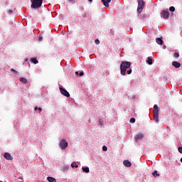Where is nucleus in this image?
Here are the masks:
<instances>
[{
    "label": "nucleus",
    "mask_w": 182,
    "mask_h": 182,
    "mask_svg": "<svg viewBox=\"0 0 182 182\" xmlns=\"http://www.w3.org/2000/svg\"><path fill=\"white\" fill-rule=\"evenodd\" d=\"M75 75H77V76L79 75V72H75Z\"/></svg>",
    "instance_id": "37"
},
{
    "label": "nucleus",
    "mask_w": 182,
    "mask_h": 182,
    "mask_svg": "<svg viewBox=\"0 0 182 182\" xmlns=\"http://www.w3.org/2000/svg\"><path fill=\"white\" fill-rule=\"evenodd\" d=\"M38 107H34V110H38Z\"/></svg>",
    "instance_id": "36"
},
{
    "label": "nucleus",
    "mask_w": 182,
    "mask_h": 182,
    "mask_svg": "<svg viewBox=\"0 0 182 182\" xmlns=\"http://www.w3.org/2000/svg\"><path fill=\"white\" fill-rule=\"evenodd\" d=\"M20 82H21V83L23 85H26V83H28V80L26 78L21 77Z\"/></svg>",
    "instance_id": "14"
},
{
    "label": "nucleus",
    "mask_w": 182,
    "mask_h": 182,
    "mask_svg": "<svg viewBox=\"0 0 182 182\" xmlns=\"http://www.w3.org/2000/svg\"><path fill=\"white\" fill-rule=\"evenodd\" d=\"M95 45H99V43H100V41H99V39H96L95 41Z\"/></svg>",
    "instance_id": "26"
},
{
    "label": "nucleus",
    "mask_w": 182,
    "mask_h": 182,
    "mask_svg": "<svg viewBox=\"0 0 182 182\" xmlns=\"http://www.w3.org/2000/svg\"><path fill=\"white\" fill-rule=\"evenodd\" d=\"M48 182H56V180L53 177L48 176L47 178Z\"/></svg>",
    "instance_id": "15"
},
{
    "label": "nucleus",
    "mask_w": 182,
    "mask_h": 182,
    "mask_svg": "<svg viewBox=\"0 0 182 182\" xmlns=\"http://www.w3.org/2000/svg\"><path fill=\"white\" fill-rule=\"evenodd\" d=\"M25 62H28V59L25 60Z\"/></svg>",
    "instance_id": "40"
},
{
    "label": "nucleus",
    "mask_w": 182,
    "mask_h": 182,
    "mask_svg": "<svg viewBox=\"0 0 182 182\" xmlns=\"http://www.w3.org/2000/svg\"><path fill=\"white\" fill-rule=\"evenodd\" d=\"M143 137H144V135H143L142 133L138 134L135 138V141H138L139 140H141V139H143Z\"/></svg>",
    "instance_id": "10"
},
{
    "label": "nucleus",
    "mask_w": 182,
    "mask_h": 182,
    "mask_svg": "<svg viewBox=\"0 0 182 182\" xmlns=\"http://www.w3.org/2000/svg\"><path fill=\"white\" fill-rule=\"evenodd\" d=\"M4 158L6 160H14V157L8 152L4 154Z\"/></svg>",
    "instance_id": "8"
},
{
    "label": "nucleus",
    "mask_w": 182,
    "mask_h": 182,
    "mask_svg": "<svg viewBox=\"0 0 182 182\" xmlns=\"http://www.w3.org/2000/svg\"><path fill=\"white\" fill-rule=\"evenodd\" d=\"M127 73L128 75H132V69L127 70Z\"/></svg>",
    "instance_id": "30"
},
{
    "label": "nucleus",
    "mask_w": 182,
    "mask_h": 182,
    "mask_svg": "<svg viewBox=\"0 0 182 182\" xmlns=\"http://www.w3.org/2000/svg\"><path fill=\"white\" fill-rule=\"evenodd\" d=\"M68 2H73V4H75L76 0H68Z\"/></svg>",
    "instance_id": "31"
},
{
    "label": "nucleus",
    "mask_w": 182,
    "mask_h": 182,
    "mask_svg": "<svg viewBox=\"0 0 182 182\" xmlns=\"http://www.w3.org/2000/svg\"><path fill=\"white\" fill-rule=\"evenodd\" d=\"M79 75H80V76H83V75H85V73H84L83 72H80V73H79Z\"/></svg>",
    "instance_id": "33"
},
{
    "label": "nucleus",
    "mask_w": 182,
    "mask_h": 182,
    "mask_svg": "<svg viewBox=\"0 0 182 182\" xmlns=\"http://www.w3.org/2000/svg\"><path fill=\"white\" fill-rule=\"evenodd\" d=\"M146 18H147V14H144L141 15L140 18L141 19H146Z\"/></svg>",
    "instance_id": "21"
},
{
    "label": "nucleus",
    "mask_w": 182,
    "mask_h": 182,
    "mask_svg": "<svg viewBox=\"0 0 182 182\" xmlns=\"http://www.w3.org/2000/svg\"><path fill=\"white\" fill-rule=\"evenodd\" d=\"M31 8L33 9H38L42 6V4H43V0H31Z\"/></svg>",
    "instance_id": "2"
},
{
    "label": "nucleus",
    "mask_w": 182,
    "mask_h": 182,
    "mask_svg": "<svg viewBox=\"0 0 182 182\" xmlns=\"http://www.w3.org/2000/svg\"><path fill=\"white\" fill-rule=\"evenodd\" d=\"M172 65L174 66L176 69H178L181 66V64L177 61H173Z\"/></svg>",
    "instance_id": "11"
},
{
    "label": "nucleus",
    "mask_w": 182,
    "mask_h": 182,
    "mask_svg": "<svg viewBox=\"0 0 182 182\" xmlns=\"http://www.w3.org/2000/svg\"><path fill=\"white\" fill-rule=\"evenodd\" d=\"M38 110H39V112H42V107H38Z\"/></svg>",
    "instance_id": "34"
},
{
    "label": "nucleus",
    "mask_w": 182,
    "mask_h": 182,
    "mask_svg": "<svg viewBox=\"0 0 182 182\" xmlns=\"http://www.w3.org/2000/svg\"><path fill=\"white\" fill-rule=\"evenodd\" d=\"M132 66V63L129 61H122L120 65L121 75L124 76L126 75V70Z\"/></svg>",
    "instance_id": "1"
},
{
    "label": "nucleus",
    "mask_w": 182,
    "mask_h": 182,
    "mask_svg": "<svg viewBox=\"0 0 182 182\" xmlns=\"http://www.w3.org/2000/svg\"><path fill=\"white\" fill-rule=\"evenodd\" d=\"M123 164L125 166V167H132V162H130L129 160L124 161Z\"/></svg>",
    "instance_id": "12"
},
{
    "label": "nucleus",
    "mask_w": 182,
    "mask_h": 182,
    "mask_svg": "<svg viewBox=\"0 0 182 182\" xmlns=\"http://www.w3.org/2000/svg\"><path fill=\"white\" fill-rule=\"evenodd\" d=\"M178 150L179 153H181V154H182V146L178 147Z\"/></svg>",
    "instance_id": "28"
},
{
    "label": "nucleus",
    "mask_w": 182,
    "mask_h": 182,
    "mask_svg": "<svg viewBox=\"0 0 182 182\" xmlns=\"http://www.w3.org/2000/svg\"><path fill=\"white\" fill-rule=\"evenodd\" d=\"M169 11H170L171 12H174V11H176V8H174V6H171V7L169 8Z\"/></svg>",
    "instance_id": "24"
},
{
    "label": "nucleus",
    "mask_w": 182,
    "mask_h": 182,
    "mask_svg": "<svg viewBox=\"0 0 182 182\" xmlns=\"http://www.w3.org/2000/svg\"><path fill=\"white\" fill-rule=\"evenodd\" d=\"M68 143L65 139H63L60 144L59 147L61 149V150H65L66 147H68Z\"/></svg>",
    "instance_id": "6"
},
{
    "label": "nucleus",
    "mask_w": 182,
    "mask_h": 182,
    "mask_svg": "<svg viewBox=\"0 0 182 182\" xmlns=\"http://www.w3.org/2000/svg\"><path fill=\"white\" fill-rule=\"evenodd\" d=\"M156 42L158 45H161L163 43V39L161 38H156Z\"/></svg>",
    "instance_id": "13"
},
{
    "label": "nucleus",
    "mask_w": 182,
    "mask_h": 182,
    "mask_svg": "<svg viewBox=\"0 0 182 182\" xmlns=\"http://www.w3.org/2000/svg\"><path fill=\"white\" fill-rule=\"evenodd\" d=\"M145 3L142 0H138V8L137 12L138 14H141L143 12V9H144Z\"/></svg>",
    "instance_id": "4"
},
{
    "label": "nucleus",
    "mask_w": 182,
    "mask_h": 182,
    "mask_svg": "<svg viewBox=\"0 0 182 182\" xmlns=\"http://www.w3.org/2000/svg\"><path fill=\"white\" fill-rule=\"evenodd\" d=\"M102 2L105 6L109 8V4L112 2V0H102Z\"/></svg>",
    "instance_id": "9"
},
{
    "label": "nucleus",
    "mask_w": 182,
    "mask_h": 182,
    "mask_svg": "<svg viewBox=\"0 0 182 182\" xmlns=\"http://www.w3.org/2000/svg\"><path fill=\"white\" fill-rule=\"evenodd\" d=\"M135 122H136V119H134V118L130 119V123H135Z\"/></svg>",
    "instance_id": "25"
},
{
    "label": "nucleus",
    "mask_w": 182,
    "mask_h": 182,
    "mask_svg": "<svg viewBox=\"0 0 182 182\" xmlns=\"http://www.w3.org/2000/svg\"><path fill=\"white\" fill-rule=\"evenodd\" d=\"M152 174L154 177H156V176H158V177L160 176V174L157 173V171H154Z\"/></svg>",
    "instance_id": "23"
},
{
    "label": "nucleus",
    "mask_w": 182,
    "mask_h": 182,
    "mask_svg": "<svg viewBox=\"0 0 182 182\" xmlns=\"http://www.w3.org/2000/svg\"><path fill=\"white\" fill-rule=\"evenodd\" d=\"M42 39H43L42 37H39V38H38V41H42Z\"/></svg>",
    "instance_id": "35"
},
{
    "label": "nucleus",
    "mask_w": 182,
    "mask_h": 182,
    "mask_svg": "<svg viewBox=\"0 0 182 182\" xmlns=\"http://www.w3.org/2000/svg\"><path fill=\"white\" fill-rule=\"evenodd\" d=\"M12 13H13L12 10H9V11H7V14H8L9 15H11Z\"/></svg>",
    "instance_id": "32"
},
{
    "label": "nucleus",
    "mask_w": 182,
    "mask_h": 182,
    "mask_svg": "<svg viewBox=\"0 0 182 182\" xmlns=\"http://www.w3.org/2000/svg\"><path fill=\"white\" fill-rule=\"evenodd\" d=\"M71 167H73V168H75H75H77V167H79V166H77V165L76 164V162H73V163L71 164Z\"/></svg>",
    "instance_id": "20"
},
{
    "label": "nucleus",
    "mask_w": 182,
    "mask_h": 182,
    "mask_svg": "<svg viewBox=\"0 0 182 182\" xmlns=\"http://www.w3.org/2000/svg\"><path fill=\"white\" fill-rule=\"evenodd\" d=\"M154 120L156 123H159V107L157 105L154 106Z\"/></svg>",
    "instance_id": "3"
},
{
    "label": "nucleus",
    "mask_w": 182,
    "mask_h": 182,
    "mask_svg": "<svg viewBox=\"0 0 182 182\" xmlns=\"http://www.w3.org/2000/svg\"><path fill=\"white\" fill-rule=\"evenodd\" d=\"M11 72H13V73H15L16 75V73H18V71L15 70L14 69H11Z\"/></svg>",
    "instance_id": "29"
},
{
    "label": "nucleus",
    "mask_w": 182,
    "mask_h": 182,
    "mask_svg": "<svg viewBox=\"0 0 182 182\" xmlns=\"http://www.w3.org/2000/svg\"><path fill=\"white\" fill-rule=\"evenodd\" d=\"M161 18H164V19H168L170 16V13L168 10H163L161 13Z\"/></svg>",
    "instance_id": "7"
},
{
    "label": "nucleus",
    "mask_w": 182,
    "mask_h": 182,
    "mask_svg": "<svg viewBox=\"0 0 182 182\" xmlns=\"http://www.w3.org/2000/svg\"><path fill=\"white\" fill-rule=\"evenodd\" d=\"M61 170H62V171H68V170H69V167L68 166H63Z\"/></svg>",
    "instance_id": "19"
},
{
    "label": "nucleus",
    "mask_w": 182,
    "mask_h": 182,
    "mask_svg": "<svg viewBox=\"0 0 182 182\" xmlns=\"http://www.w3.org/2000/svg\"><path fill=\"white\" fill-rule=\"evenodd\" d=\"M89 2H93V0H88Z\"/></svg>",
    "instance_id": "38"
},
{
    "label": "nucleus",
    "mask_w": 182,
    "mask_h": 182,
    "mask_svg": "<svg viewBox=\"0 0 182 182\" xmlns=\"http://www.w3.org/2000/svg\"><path fill=\"white\" fill-rule=\"evenodd\" d=\"M102 150H103V151H107V146H104L102 147Z\"/></svg>",
    "instance_id": "27"
},
{
    "label": "nucleus",
    "mask_w": 182,
    "mask_h": 182,
    "mask_svg": "<svg viewBox=\"0 0 182 182\" xmlns=\"http://www.w3.org/2000/svg\"><path fill=\"white\" fill-rule=\"evenodd\" d=\"M82 171L84 173H89V171H90L89 167H82Z\"/></svg>",
    "instance_id": "18"
},
{
    "label": "nucleus",
    "mask_w": 182,
    "mask_h": 182,
    "mask_svg": "<svg viewBox=\"0 0 182 182\" xmlns=\"http://www.w3.org/2000/svg\"><path fill=\"white\" fill-rule=\"evenodd\" d=\"M146 63H148V65H153V59H151V58L149 57L148 60H146Z\"/></svg>",
    "instance_id": "17"
},
{
    "label": "nucleus",
    "mask_w": 182,
    "mask_h": 182,
    "mask_svg": "<svg viewBox=\"0 0 182 182\" xmlns=\"http://www.w3.org/2000/svg\"><path fill=\"white\" fill-rule=\"evenodd\" d=\"M59 89L61 95L65 96V97H70V94H69V92H68V90H65V88L62 87H60Z\"/></svg>",
    "instance_id": "5"
},
{
    "label": "nucleus",
    "mask_w": 182,
    "mask_h": 182,
    "mask_svg": "<svg viewBox=\"0 0 182 182\" xmlns=\"http://www.w3.org/2000/svg\"><path fill=\"white\" fill-rule=\"evenodd\" d=\"M21 180H23V178H19Z\"/></svg>",
    "instance_id": "39"
},
{
    "label": "nucleus",
    "mask_w": 182,
    "mask_h": 182,
    "mask_svg": "<svg viewBox=\"0 0 182 182\" xmlns=\"http://www.w3.org/2000/svg\"><path fill=\"white\" fill-rule=\"evenodd\" d=\"M31 62H32L33 63H34V65H36L37 63H38L39 62L38 61V60L36 58H32L31 59Z\"/></svg>",
    "instance_id": "16"
},
{
    "label": "nucleus",
    "mask_w": 182,
    "mask_h": 182,
    "mask_svg": "<svg viewBox=\"0 0 182 182\" xmlns=\"http://www.w3.org/2000/svg\"><path fill=\"white\" fill-rule=\"evenodd\" d=\"M180 57V54L178 53H175L173 55V58H176V59Z\"/></svg>",
    "instance_id": "22"
}]
</instances>
